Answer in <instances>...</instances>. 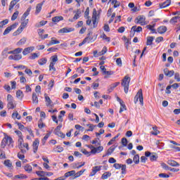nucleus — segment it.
Here are the masks:
<instances>
[{
    "mask_svg": "<svg viewBox=\"0 0 180 180\" xmlns=\"http://www.w3.org/2000/svg\"><path fill=\"white\" fill-rule=\"evenodd\" d=\"M121 170H122L121 174H122V175L126 174V172H127L126 165H122V166H121Z\"/></svg>",
    "mask_w": 180,
    "mask_h": 180,
    "instance_id": "50",
    "label": "nucleus"
},
{
    "mask_svg": "<svg viewBox=\"0 0 180 180\" xmlns=\"http://www.w3.org/2000/svg\"><path fill=\"white\" fill-rule=\"evenodd\" d=\"M22 51H23V49L22 48H17L13 51H10V53L11 54H20V53H22Z\"/></svg>",
    "mask_w": 180,
    "mask_h": 180,
    "instance_id": "18",
    "label": "nucleus"
},
{
    "mask_svg": "<svg viewBox=\"0 0 180 180\" xmlns=\"http://www.w3.org/2000/svg\"><path fill=\"white\" fill-rule=\"evenodd\" d=\"M32 103L37 105L39 103V98L37 97V94L32 93Z\"/></svg>",
    "mask_w": 180,
    "mask_h": 180,
    "instance_id": "23",
    "label": "nucleus"
},
{
    "mask_svg": "<svg viewBox=\"0 0 180 180\" xmlns=\"http://www.w3.org/2000/svg\"><path fill=\"white\" fill-rule=\"evenodd\" d=\"M51 62L50 63V64L56 65V63L58 61V57L56 55L52 56L51 57Z\"/></svg>",
    "mask_w": 180,
    "mask_h": 180,
    "instance_id": "34",
    "label": "nucleus"
},
{
    "mask_svg": "<svg viewBox=\"0 0 180 180\" xmlns=\"http://www.w3.org/2000/svg\"><path fill=\"white\" fill-rule=\"evenodd\" d=\"M24 169L25 171H26L27 172H32V171H33V169L32 168V166L30 165H26L25 167H24Z\"/></svg>",
    "mask_w": 180,
    "mask_h": 180,
    "instance_id": "38",
    "label": "nucleus"
},
{
    "mask_svg": "<svg viewBox=\"0 0 180 180\" xmlns=\"http://www.w3.org/2000/svg\"><path fill=\"white\" fill-rule=\"evenodd\" d=\"M158 32L160 33V34H163V33H165L167 32V27L165 26H161L158 28Z\"/></svg>",
    "mask_w": 180,
    "mask_h": 180,
    "instance_id": "24",
    "label": "nucleus"
},
{
    "mask_svg": "<svg viewBox=\"0 0 180 180\" xmlns=\"http://www.w3.org/2000/svg\"><path fill=\"white\" fill-rule=\"evenodd\" d=\"M131 79L129 76H125L124 79L122 80L121 85L124 87V91L125 94H127L129 92V85H130V80Z\"/></svg>",
    "mask_w": 180,
    "mask_h": 180,
    "instance_id": "1",
    "label": "nucleus"
},
{
    "mask_svg": "<svg viewBox=\"0 0 180 180\" xmlns=\"http://www.w3.org/2000/svg\"><path fill=\"white\" fill-rule=\"evenodd\" d=\"M39 144H40V141H39V139H36L32 143L33 151L34 154L37 153V150L39 148Z\"/></svg>",
    "mask_w": 180,
    "mask_h": 180,
    "instance_id": "10",
    "label": "nucleus"
},
{
    "mask_svg": "<svg viewBox=\"0 0 180 180\" xmlns=\"http://www.w3.org/2000/svg\"><path fill=\"white\" fill-rule=\"evenodd\" d=\"M4 165L8 167V168H12V162L9 160H6L4 161Z\"/></svg>",
    "mask_w": 180,
    "mask_h": 180,
    "instance_id": "46",
    "label": "nucleus"
},
{
    "mask_svg": "<svg viewBox=\"0 0 180 180\" xmlns=\"http://www.w3.org/2000/svg\"><path fill=\"white\" fill-rule=\"evenodd\" d=\"M135 103H137L139 99V102L141 103V105H144V101H143V90L139 89V91L137 92L136 96H135Z\"/></svg>",
    "mask_w": 180,
    "mask_h": 180,
    "instance_id": "4",
    "label": "nucleus"
},
{
    "mask_svg": "<svg viewBox=\"0 0 180 180\" xmlns=\"http://www.w3.org/2000/svg\"><path fill=\"white\" fill-rule=\"evenodd\" d=\"M18 26V23H14L12 25L8 27L4 32V36H6V34H8L11 32V31L13 29H15V27Z\"/></svg>",
    "mask_w": 180,
    "mask_h": 180,
    "instance_id": "9",
    "label": "nucleus"
},
{
    "mask_svg": "<svg viewBox=\"0 0 180 180\" xmlns=\"http://www.w3.org/2000/svg\"><path fill=\"white\" fill-rule=\"evenodd\" d=\"M154 41V37H148L146 41V46H151Z\"/></svg>",
    "mask_w": 180,
    "mask_h": 180,
    "instance_id": "29",
    "label": "nucleus"
},
{
    "mask_svg": "<svg viewBox=\"0 0 180 180\" xmlns=\"http://www.w3.org/2000/svg\"><path fill=\"white\" fill-rule=\"evenodd\" d=\"M41 8H43V3H39L37 5L35 11L36 15L40 13V12L41 11Z\"/></svg>",
    "mask_w": 180,
    "mask_h": 180,
    "instance_id": "21",
    "label": "nucleus"
},
{
    "mask_svg": "<svg viewBox=\"0 0 180 180\" xmlns=\"http://www.w3.org/2000/svg\"><path fill=\"white\" fill-rule=\"evenodd\" d=\"M121 107L120 109V113H122V112H124V110H127V108H126V105L124 104V102H122V103H120Z\"/></svg>",
    "mask_w": 180,
    "mask_h": 180,
    "instance_id": "39",
    "label": "nucleus"
},
{
    "mask_svg": "<svg viewBox=\"0 0 180 180\" xmlns=\"http://www.w3.org/2000/svg\"><path fill=\"white\" fill-rule=\"evenodd\" d=\"M118 85H120V82H115L114 84H112L110 86V89H108V91L109 92H112L113 91V89L115 88H116V86H118Z\"/></svg>",
    "mask_w": 180,
    "mask_h": 180,
    "instance_id": "26",
    "label": "nucleus"
},
{
    "mask_svg": "<svg viewBox=\"0 0 180 180\" xmlns=\"http://www.w3.org/2000/svg\"><path fill=\"white\" fill-rule=\"evenodd\" d=\"M124 41V46L126 47V49H129V45L131 44V42L129 41V39H127V37H122Z\"/></svg>",
    "mask_w": 180,
    "mask_h": 180,
    "instance_id": "32",
    "label": "nucleus"
},
{
    "mask_svg": "<svg viewBox=\"0 0 180 180\" xmlns=\"http://www.w3.org/2000/svg\"><path fill=\"white\" fill-rule=\"evenodd\" d=\"M27 178V176L23 174H18L14 176V179H26Z\"/></svg>",
    "mask_w": 180,
    "mask_h": 180,
    "instance_id": "31",
    "label": "nucleus"
},
{
    "mask_svg": "<svg viewBox=\"0 0 180 180\" xmlns=\"http://www.w3.org/2000/svg\"><path fill=\"white\" fill-rule=\"evenodd\" d=\"M28 23H29V19H27L21 23L20 26L25 29V27H26V26H27Z\"/></svg>",
    "mask_w": 180,
    "mask_h": 180,
    "instance_id": "55",
    "label": "nucleus"
},
{
    "mask_svg": "<svg viewBox=\"0 0 180 180\" xmlns=\"http://www.w3.org/2000/svg\"><path fill=\"white\" fill-rule=\"evenodd\" d=\"M74 176V178H75V170H72L66 172L63 178H65H65H68V176Z\"/></svg>",
    "mask_w": 180,
    "mask_h": 180,
    "instance_id": "17",
    "label": "nucleus"
},
{
    "mask_svg": "<svg viewBox=\"0 0 180 180\" xmlns=\"http://www.w3.org/2000/svg\"><path fill=\"white\" fill-rule=\"evenodd\" d=\"M79 15H81V11L77 10L73 17V20H77L79 18Z\"/></svg>",
    "mask_w": 180,
    "mask_h": 180,
    "instance_id": "43",
    "label": "nucleus"
},
{
    "mask_svg": "<svg viewBox=\"0 0 180 180\" xmlns=\"http://www.w3.org/2000/svg\"><path fill=\"white\" fill-rule=\"evenodd\" d=\"M167 164L171 167H179V163L175 160H168Z\"/></svg>",
    "mask_w": 180,
    "mask_h": 180,
    "instance_id": "19",
    "label": "nucleus"
},
{
    "mask_svg": "<svg viewBox=\"0 0 180 180\" xmlns=\"http://www.w3.org/2000/svg\"><path fill=\"white\" fill-rule=\"evenodd\" d=\"M131 30H133V32H136L137 33L141 32L143 30V27H137L136 25H134L131 27Z\"/></svg>",
    "mask_w": 180,
    "mask_h": 180,
    "instance_id": "30",
    "label": "nucleus"
},
{
    "mask_svg": "<svg viewBox=\"0 0 180 180\" xmlns=\"http://www.w3.org/2000/svg\"><path fill=\"white\" fill-rule=\"evenodd\" d=\"M84 165H85V162H84L82 165H79V162L75 163L73 165V168L74 169H75V168H77V169H79V168H81L82 167H84Z\"/></svg>",
    "mask_w": 180,
    "mask_h": 180,
    "instance_id": "37",
    "label": "nucleus"
},
{
    "mask_svg": "<svg viewBox=\"0 0 180 180\" xmlns=\"http://www.w3.org/2000/svg\"><path fill=\"white\" fill-rule=\"evenodd\" d=\"M145 156L150 157V161H157V158H158L157 155H153L150 151L145 152Z\"/></svg>",
    "mask_w": 180,
    "mask_h": 180,
    "instance_id": "8",
    "label": "nucleus"
},
{
    "mask_svg": "<svg viewBox=\"0 0 180 180\" xmlns=\"http://www.w3.org/2000/svg\"><path fill=\"white\" fill-rule=\"evenodd\" d=\"M7 102L8 109H15V108H16V104H15V100L13 99V96H12V95L8 94Z\"/></svg>",
    "mask_w": 180,
    "mask_h": 180,
    "instance_id": "2",
    "label": "nucleus"
},
{
    "mask_svg": "<svg viewBox=\"0 0 180 180\" xmlns=\"http://www.w3.org/2000/svg\"><path fill=\"white\" fill-rule=\"evenodd\" d=\"M133 161L135 164H139V162H140V156L139 155H135Z\"/></svg>",
    "mask_w": 180,
    "mask_h": 180,
    "instance_id": "44",
    "label": "nucleus"
},
{
    "mask_svg": "<svg viewBox=\"0 0 180 180\" xmlns=\"http://www.w3.org/2000/svg\"><path fill=\"white\" fill-rule=\"evenodd\" d=\"M116 63L118 65H120V67H122V58H117Z\"/></svg>",
    "mask_w": 180,
    "mask_h": 180,
    "instance_id": "64",
    "label": "nucleus"
},
{
    "mask_svg": "<svg viewBox=\"0 0 180 180\" xmlns=\"http://www.w3.org/2000/svg\"><path fill=\"white\" fill-rule=\"evenodd\" d=\"M160 178H169V175L165 173H161L159 174Z\"/></svg>",
    "mask_w": 180,
    "mask_h": 180,
    "instance_id": "63",
    "label": "nucleus"
},
{
    "mask_svg": "<svg viewBox=\"0 0 180 180\" xmlns=\"http://www.w3.org/2000/svg\"><path fill=\"white\" fill-rule=\"evenodd\" d=\"M8 22L9 20L8 19L4 20L3 21L0 22V29H2V27H4L5 25H8Z\"/></svg>",
    "mask_w": 180,
    "mask_h": 180,
    "instance_id": "45",
    "label": "nucleus"
},
{
    "mask_svg": "<svg viewBox=\"0 0 180 180\" xmlns=\"http://www.w3.org/2000/svg\"><path fill=\"white\" fill-rule=\"evenodd\" d=\"M45 101L46 102V106H50L51 105V99H50V97L49 96H46L45 94Z\"/></svg>",
    "mask_w": 180,
    "mask_h": 180,
    "instance_id": "40",
    "label": "nucleus"
},
{
    "mask_svg": "<svg viewBox=\"0 0 180 180\" xmlns=\"http://www.w3.org/2000/svg\"><path fill=\"white\" fill-rule=\"evenodd\" d=\"M158 127L157 126H155L153 127V130L154 131H151V134H153V136H158V134H160V131L157 130Z\"/></svg>",
    "mask_w": 180,
    "mask_h": 180,
    "instance_id": "36",
    "label": "nucleus"
},
{
    "mask_svg": "<svg viewBox=\"0 0 180 180\" xmlns=\"http://www.w3.org/2000/svg\"><path fill=\"white\" fill-rule=\"evenodd\" d=\"M30 11H32V7H29L27 9V11L24 13L22 16L21 17V20H25V19H26V18H27V16H29V15L30 13Z\"/></svg>",
    "mask_w": 180,
    "mask_h": 180,
    "instance_id": "15",
    "label": "nucleus"
},
{
    "mask_svg": "<svg viewBox=\"0 0 180 180\" xmlns=\"http://www.w3.org/2000/svg\"><path fill=\"white\" fill-rule=\"evenodd\" d=\"M61 127H63V124H60L54 130V133H57L61 130Z\"/></svg>",
    "mask_w": 180,
    "mask_h": 180,
    "instance_id": "61",
    "label": "nucleus"
},
{
    "mask_svg": "<svg viewBox=\"0 0 180 180\" xmlns=\"http://www.w3.org/2000/svg\"><path fill=\"white\" fill-rule=\"evenodd\" d=\"M85 171H86V169H83L80 171H79L78 172H75V177L74 179H77V178H79V176H81V175H82V174H84L85 172Z\"/></svg>",
    "mask_w": 180,
    "mask_h": 180,
    "instance_id": "20",
    "label": "nucleus"
},
{
    "mask_svg": "<svg viewBox=\"0 0 180 180\" xmlns=\"http://www.w3.org/2000/svg\"><path fill=\"white\" fill-rule=\"evenodd\" d=\"M169 5H171V0H166L165 2L160 4V8L162 9L164 8H167V6H169Z\"/></svg>",
    "mask_w": 180,
    "mask_h": 180,
    "instance_id": "16",
    "label": "nucleus"
},
{
    "mask_svg": "<svg viewBox=\"0 0 180 180\" xmlns=\"http://www.w3.org/2000/svg\"><path fill=\"white\" fill-rule=\"evenodd\" d=\"M36 174L37 175H38V176H46V172L37 171Z\"/></svg>",
    "mask_w": 180,
    "mask_h": 180,
    "instance_id": "52",
    "label": "nucleus"
},
{
    "mask_svg": "<svg viewBox=\"0 0 180 180\" xmlns=\"http://www.w3.org/2000/svg\"><path fill=\"white\" fill-rule=\"evenodd\" d=\"M12 143H13V139L12 137L9 136H5L1 141V148H5V147H6V144L11 145Z\"/></svg>",
    "mask_w": 180,
    "mask_h": 180,
    "instance_id": "3",
    "label": "nucleus"
},
{
    "mask_svg": "<svg viewBox=\"0 0 180 180\" xmlns=\"http://www.w3.org/2000/svg\"><path fill=\"white\" fill-rule=\"evenodd\" d=\"M136 23H139L141 26H146L147 25V22H146V17L144 15H139L136 20Z\"/></svg>",
    "mask_w": 180,
    "mask_h": 180,
    "instance_id": "5",
    "label": "nucleus"
},
{
    "mask_svg": "<svg viewBox=\"0 0 180 180\" xmlns=\"http://www.w3.org/2000/svg\"><path fill=\"white\" fill-rule=\"evenodd\" d=\"M122 144L124 146V147H126V146H127V139L122 138Z\"/></svg>",
    "mask_w": 180,
    "mask_h": 180,
    "instance_id": "62",
    "label": "nucleus"
},
{
    "mask_svg": "<svg viewBox=\"0 0 180 180\" xmlns=\"http://www.w3.org/2000/svg\"><path fill=\"white\" fill-rule=\"evenodd\" d=\"M122 164H119V163H115L113 165L114 168H115V169H120V168H122Z\"/></svg>",
    "mask_w": 180,
    "mask_h": 180,
    "instance_id": "59",
    "label": "nucleus"
},
{
    "mask_svg": "<svg viewBox=\"0 0 180 180\" xmlns=\"http://www.w3.org/2000/svg\"><path fill=\"white\" fill-rule=\"evenodd\" d=\"M74 30H75V29L72 27H63L58 30V33H70V32H74Z\"/></svg>",
    "mask_w": 180,
    "mask_h": 180,
    "instance_id": "11",
    "label": "nucleus"
},
{
    "mask_svg": "<svg viewBox=\"0 0 180 180\" xmlns=\"http://www.w3.org/2000/svg\"><path fill=\"white\" fill-rule=\"evenodd\" d=\"M53 44H60V41L54 39V38H51V41L49 44V46H53Z\"/></svg>",
    "mask_w": 180,
    "mask_h": 180,
    "instance_id": "41",
    "label": "nucleus"
},
{
    "mask_svg": "<svg viewBox=\"0 0 180 180\" xmlns=\"http://www.w3.org/2000/svg\"><path fill=\"white\" fill-rule=\"evenodd\" d=\"M178 20L180 22V17L179 16H175V17H173L171 19L170 22L171 23H176L178 22Z\"/></svg>",
    "mask_w": 180,
    "mask_h": 180,
    "instance_id": "42",
    "label": "nucleus"
},
{
    "mask_svg": "<svg viewBox=\"0 0 180 180\" xmlns=\"http://www.w3.org/2000/svg\"><path fill=\"white\" fill-rule=\"evenodd\" d=\"M8 54H12V53H11V51H9V48L6 47L1 52V56L3 58H6L8 57Z\"/></svg>",
    "mask_w": 180,
    "mask_h": 180,
    "instance_id": "14",
    "label": "nucleus"
},
{
    "mask_svg": "<svg viewBox=\"0 0 180 180\" xmlns=\"http://www.w3.org/2000/svg\"><path fill=\"white\" fill-rule=\"evenodd\" d=\"M113 151H115V148L113 146H111L107 151L106 155H110L112 154Z\"/></svg>",
    "mask_w": 180,
    "mask_h": 180,
    "instance_id": "49",
    "label": "nucleus"
},
{
    "mask_svg": "<svg viewBox=\"0 0 180 180\" xmlns=\"http://www.w3.org/2000/svg\"><path fill=\"white\" fill-rule=\"evenodd\" d=\"M18 16H19V12L16 11L11 17V20H16L18 18Z\"/></svg>",
    "mask_w": 180,
    "mask_h": 180,
    "instance_id": "48",
    "label": "nucleus"
},
{
    "mask_svg": "<svg viewBox=\"0 0 180 180\" xmlns=\"http://www.w3.org/2000/svg\"><path fill=\"white\" fill-rule=\"evenodd\" d=\"M93 34V33H92V32H89L88 34H87V35H86V38H84V39H86V41H95V40H96V35H92Z\"/></svg>",
    "mask_w": 180,
    "mask_h": 180,
    "instance_id": "6",
    "label": "nucleus"
},
{
    "mask_svg": "<svg viewBox=\"0 0 180 180\" xmlns=\"http://www.w3.org/2000/svg\"><path fill=\"white\" fill-rule=\"evenodd\" d=\"M92 22H93V27H98V19L96 18H92Z\"/></svg>",
    "mask_w": 180,
    "mask_h": 180,
    "instance_id": "51",
    "label": "nucleus"
},
{
    "mask_svg": "<svg viewBox=\"0 0 180 180\" xmlns=\"http://www.w3.org/2000/svg\"><path fill=\"white\" fill-rule=\"evenodd\" d=\"M47 63V58H42L38 60V63L39 65H44V64H46Z\"/></svg>",
    "mask_w": 180,
    "mask_h": 180,
    "instance_id": "35",
    "label": "nucleus"
},
{
    "mask_svg": "<svg viewBox=\"0 0 180 180\" xmlns=\"http://www.w3.org/2000/svg\"><path fill=\"white\" fill-rule=\"evenodd\" d=\"M15 61H19V60H22V56L20 54H15L14 56Z\"/></svg>",
    "mask_w": 180,
    "mask_h": 180,
    "instance_id": "57",
    "label": "nucleus"
},
{
    "mask_svg": "<svg viewBox=\"0 0 180 180\" xmlns=\"http://www.w3.org/2000/svg\"><path fill=\"white\" fill-rule=\"evenodd\" d=\"M87 126H89V129H87V131H94V129H95V127H96V125H94V124H87Z\"/></svg>",
    "mask_w": 180,
    "mask_h": 180,
    "instance_id": "54",
    "label": "nucleus"
},
{
    "mask_svg": "<svg viewBox=\"0 0 180 180\" xmlns=\"http://www.w3.org/2000/svg\"><path fill=\"white\" fill-rule=\"evenodd\" d=\"M112 176V173L110 172H105L101 176V179H108L109 177Z\"/></svg>",
    "mask_w": 180,
    "mask_h": 180,
    "instance_id": "27",
    "label": "nucleus"
},
{
    "mask_svg": "<svg viewBox=\"0 0 180 180\" xmlns=\"http://www.w3.org/2000/svg\"><path fill=\"white\" fill-rule=\"evenodd\" d=\"M164 74L166 75V77H169V78H171L175 74V72L174 70H169L168 68L164 69Z\"/></svg>",
    "mask_w": 180,
    "mask_h": 180,
    "instance_id": "13",
    "label": "nucleus"
},
{
    "mask_svg": "<svg viewBox=\"0 0 180 180\" xmlns=\"http://www.w3.org/2000/svg\"><path fill=\"white\" fill-rule=\"evenodd\" d=\"M17 3H15V1H11L10 3V6H9V11H12V9H13V6H15V5H16Z\"/></svg>",
    "mask_w": 180,
    "mask_h": 180,
    "instance_id": "56",
    "label": "nucleus"
},
{
    "mask_svg": "<svg viewBox=\"0 0 180 180\" xmlns=\"http://www.w3.org/2000/svg\"><path fill=\"white\" fill-rule=\"evenodd\" d=\"M37 58H39V56L36 53H32V56H30V60H36Z\"/></svg>",
    "mask_w": 180,
    "mask_h": 180,
    "instance_id": "58",
    "label": "nucleus"
},
{
    "mask_svg": "<svg viewBox=\"0 0 180 180\" xmlns=\"http://www.w3.org/2000/svg\"><path fill=\"white\" fill-rule=\"evenodd\" d=\"M33 50H34V46H30V47L25 48L22 51V54L23 56H27V54H30V53H32Z\"/></svg>",
    "mask_w": 180,
    "mask_h": 180,
    "instance_id": "12",
    "label": "nucleus"
},
{
    "mask_svg": "<svg viewBox=\"0 0 180 180\" xmlns=\"http://www.w3.org/2000/svg\"><path fill=\"white\" fill-rule=\"evenodd\" d=\"M64 17L63 16H56L52 18V22H54V23H57L60 22V20H63Z\"/></svg>",
    "mask_w": 180,
    "mask_h": 180,
    "instance_id": "22",
    "label": "nucleus"
},
{
    "mask_svg": "<svg viewBox=\"0 0 180 180\" xmlns=\"http://www.w3.org/2000/svg\"><path fill=\"white\" fill-rule=\"evenodd\" d=\"M23 91H22L21 90H18L16 91V97L18 99H20V101H22L23 99Z\"/></svg>",
    "mask_w": 180,
    "mask_h": 180,
    "instance_id": "25",
    "label": "nucleus"
},
{
    "mask_svg": "<svg viewBox=\"0 0 180 180\" xmlns=\"http://www.w3.org/2000/svg\"><path fill=\"white\" fill-rule=\"evenodd\" d=\"M26 41H27V38L23 37L18 42H17V46H23V44H26Z\"/></svg>",
    "mask_w": 180,
    "mask_h": 180,
    "instance_id": "28",
    "label": "nucleus"
},
{
    "mask_svg": "<svg viewBox=\"0 0 180 180\" xmlns=\"http://www.w3.org/2000/svg\"><path fill=\"white\" fill-rule=\"evenodd\" d=\"M13 119H18V120H20L21 116L19 115V112L18 111H15V112H13L12 114Z\"/></svg>",
    "mask_w": 180,
    "mask_h": 180,
    "instance_id": "33",
    "label": "nucleus"
},
{
    "mask_svg": "<svg viewBox=\"0 0 180 180\" xmlns=\"http://www.w3.org/2000/svg\"><path fill=\"white\" fill-rule=\"evenodd\" d=\"M49 137H50V135L49 134H46V136L44 137V139L41 141L43 146H44V144H46V141H47V139H49Z\"/></svg>",
    "mask_w": 180,
    "mask_h": 180,
    "instance_id": "53",
    "label": "nucleus"
},
{
    "mask_svg": "<svg viewBox=\"0 0 180 180\" xmlns=\"http://www.w3.org/2000/svg\"><path fill=\"white\" fill-rule=\"evenodd\" d=\"M56 136H58V137H60L61 139H65V134L64 133L60 131L55 132L54 133Z\"/></svg>",
    "mask_w": 180,
    "mask_h": 180,
    "instance_id": "47",
    "label": "nucleus"
},
{
    "mask_svg": "<svg viewBox=\"0 0 180 180\" xmlns=\"http://www.w3.org/2000/svg\"><path fill=\"white\" fill-rule=\"evenodd\" d=\"M162 168H163L164 169H166V171H169V167L168 165H167V164L165 163H162Z\"/></svg>",
    "mask_w": 180,
    "mask_h": 180,
    "instance_id": "60",
    "label": "nucleus"
},
{
    "mask_svg": "<svg viewBox=\"0 0 180 180\" xmlns=\"http://www.w3.org/2000/svg\"><path fill=\"white\" fill-rule=\"evenodd\" d=\"M102 168V166H96L92 167L91 172L89 174V176H95L96 172H99Z\"/></svg>",
    "mask_w": 180,
    "mask_h": 180,
    "instance_id": "7",
    "label": "nucleus"
}]
</instances>
